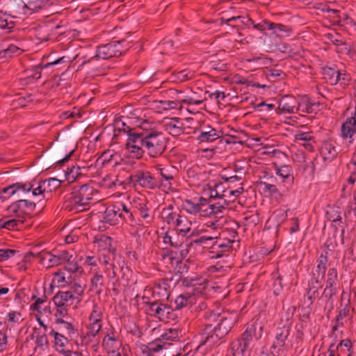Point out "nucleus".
Wrapping results in <instances>:
<instances>
[{"instance_id":"nucleus-1","label":"nucleus","mask_w":356,"mask_h":356,"mask_svg":"<svg viewBox=\"0 0 356 356\" xmlns=\"http://www.w3.org/2000/svg\"><path fill=\"white\" fill-rule=\"evenodd\" d=\"M203 318L205 323L200 332V346L215 345L231 331L235 323L232 317H222L220 314L212 310L206 312Z\"/></svg>"},{"instance_id":"nucleus-2","label":"nucleus","mask_w":356,"mask_h":356,"mask_svg":"<svg viewBox=\"0 0 356 356\" xmlns=\"http://www.w3.org/2000/svg\"><path fill=\"white\" fill-rule=\"evenodd\" d=\"M263 333L264 324L258 318L246 323L245 331L229 343L225 356H250Z\"/></svg>"},{"instance_id":"nucleus-3","label":"nucleus","mask_w":356,"mask_h":356,"mask_svg":"<svg viewBox=\"0 0 356 356\" xmlns=\"http://www.w3.org/2000/svg\"><path fill=\"white\" fill-rule=\"evenodd\" d=\"M97 194V191L89 184L82 185L79 188H74L66 197L63 207L70 212L83 211L87 209V207L93 200L94 195Z\"/></svg>"},{"instance_id":"nucleus-4","label":"nucleus","mask_w":356,"mask_h":356,"mask_svg":"<svg viewBox=\"0 0 356 356\" xmlns=\"http://www.w3.org/2000/svg\"><path fill=\"white\" fill-rule=\"evenodd\" d=\"M152 126V123L147 120H143L138 125L136 131L129 135L125 144V149L127 151L129 156L133 159H140L144 154V147L147 140V128Z\"/></svg>"},{"instance_id":"nucleus-5","label":"nucleus","mask_w":356,"mask_h":356,"mask_svg":"<svg viewBox=\"0 0 356 356\" xmlns=\"http://www.w3.org/2000/svg\"><path fill=\"white\" fill-rule=\"evenodd\" d=\"M152 126L147 128V140L144 147L145 153L150 157L157 158L161 156L166 149L168 138H165L161 131L155 128V123L150 122Z\"/></svg>"},{"instance_id":"nucleus-6","label":"nucleus","mask_w":356,"mask_h":356,"mask_svg":"<svg viewBox=\"0 0 356 356\" xmlns=\"http://www.w3.org/2000/svg\"><path fill=\"white\" fill-rule=\"evenodd\" d=\"M209 241H211V245L210 247V253L212 258H220L224 256H227L233 250L232 244L235 242L234 240L221 238L220 235L218 236H202L195 239L191 240L190 244L195 243L198 245H204Z\"/></svg>"},{"instance_id":"nucleus-7","label":"nucleus","mask_w":356,"mask_h":356,"mask_svg":"<svg viewBox=\"0 0 356 356\" xmlns=\"http://www.w3.org/2000/svg\"><path fill=\"white\" fill-rule=\"evenodd\" d=\"M143 300L147 314L149 316L158 318L161 321H178L179 314L173 311L172 306L165 304L163 301L151 300L146 296H143Z\"/></svg>"},{"instance_id":"nucleus-8","label":"nucleus","mask_w":356,"mask_h":356,"mask_svg":"<svg viewBox=\"0 0 356 356\" xmlns=\"http://www.w3.org/2000/svg\"><path fill=\"white\" fill-rule=\"evenodd\" d=\"M130 42L127 39L115 40L97 47L96 54L92 59H109L113 57H119L124 54L130 47Z\"/></svg>"},{"instance_id":"nucleus-9","label":"nucleus","mask_w":356,"mask_h":356,"mask_svg":"<svg viewBox=\"0 0 356 356\" xmlns=\"http://www.w3.org/2000/svg\"><path fill=\"white\" fill-rule=\"evenodd\" d=\"M8 7L11 14L8 15L0 11V28L3 30H8V32L10 33L15 26L13 18L25 15L26 3L23 0H8Z\"/></svg>"},{"instance_id":"nucleus-10","label":"nucleus","mask_w":356,"mask_h":356,"mask_svg":"<svg viewBox=\"0 0 356 356\" xmlns=\"http://www.w3.org/2000/svg\"><path fill=\"white\" fill-rule=\"evenodd\" d=\"M296 307L292 306L288 309L286 313V321L284 323L283 318H281L280 322L275 332V342L272 346V348H284L286 345V341L288 339L291 328L292 326V318L294 312H296Z\"/></svg>"},{"instance_id":"nucleus-11","label":"nucleus","mask_w":356,"mask_h":356,"mask_svg":"<svg viewBox=\"0 0 356 356\" xmlns=\"http://www.w3.org/2000/svg\"><path fill=\"white\" fill-rule=\"evenodd\" d=\"M36 204L27 200L19 199L13 202L8 207V211L12 213L15 217L24 219L31 216L35 211Z\"/></svg>"},{"instance_id":"nucleus-12","label":"nucleus","mask_w":356,"mask_h":356,"mask_svg":"<svg viewBox=\"0 0 356 356\" xmlns=\"http://www.w3.org/2000/svg\"><path fill=\"white\" fill-rule=\"evenodd\" d=\"M325 282V287L323 291L322 297L332 302L334 296L338 293L337 285L339 283L338 270L335 267L328 269Z\"/></svg>"},{"instance_id":"nucleus-13","label":"nucleus","mask_w":356,"mask_h":356,"mask_svg":"<svg viewBox=\"0 0 356 356\" xmlns=\"http://www.w3.org/2000/svg\"><path fill=\"white\" fill-rule=\"evenodd\" d=\"M129 179L135 186L140 185L149 189L159 188L160 184H163V181H159L149 171H137L135 174L130 175Z\"/></svg>"},{"instance_id":"nucleus-14","label":"nucleus","mask_w":356,"mask_h":356,"mask_svg":"<svg viewBox=\"0 0 356 356\" xmlns=\"http://www.w3.org/2000/svg\"><path fill=\"white\" fill-rule=\"evenodd\" d=\"M74 151L75 149L72 148L71 143L68 141L57 143L53 150V156L57 161L52 166L54 168L63 166L71 159Z\"/></svg>"},{"instance_id":"nucleus-15","label":"nucleus","mask_w":356,"mask_h":356,"mask_svg":"<svg viewBox=\"0 0 356 356\" xmlns=\"http://www.w3.org/2000/svg\"><path fill=\"white\" fill-rule=\"evenodd\" d=\"M33 186L35 184L33 181L26 183L17 182L10 184L0 191V198L2 201H4L19 192H21L19 195L21 197H26V194L31 191Z\"/></svg>"},{"instance_id":"nucleus-16","label":"nucleus","mask_w":356,"mask_h":356,"mask_svg":"<svg viewBox=\"0 0 356 356\" xmlns=\"http://www.w3.org/2000/svg\"><path fill=\"white\" fill-rule=\"evenodd\" d=\"M275 172L282 180L278 183L280 187H282V191L283 193L289 191L294 183V177L293 174V169L290 165H281L278 166L275 164Z\"/></svg>"},{"instance_id":"nucleus-17","label":"nucleus","mask_w":356,"mask_h":356,"mask_svg":"<svg viewBox=\"0 0 356 356\" xmlns=\"http://www.w3.org/2000/svg\"><path fill=\"white\" fill-rule=\"evenodd\" d=\"M170 343H166L159 338L147 344H142L140 346V350L143 356H155L159 351L167 349V346Z\"/></svg>"},{"instance_id":"nucleus-18","label":"nucleus","mask_w":356,"mask_h":356,"mask_svg":"<svg viewBox=\"0 0 356 356\" xmlns=\"http://www.w3.org/2000/svg\"><path fill=\"white\" fill-rule=\"evenodd\" d=\"M319 103L313 102L307 95L298 96L297 99L296 112L303 113H316L318 110Z\"/></svg>"},{"instance_id":"nucleus-19","label":"nucleus","mask_w":356,"mask_h":356,"mask_svg":"<svg viewBox=\"0 0 356 356\" xmlns=\"http://www.w3.org/2000/svg\"><path fill=\"white\" fill-rule=\"evenodd\" d=\"M122 215L121 207L116 204L106 208L102 222L114 225L118 223L120 216Z\"/></svg>"},{"instance_id":"nucleus-20","label":"nucleus","mask_w":356,"mask_h":356,"mask_svg":"<svg viewBox=\"0 0 356 356\" xmlns=\"http://www.w3.org/2000/svg\"><path fill=\"white\" fill-rule=\"evenodd\" d=\"M125 120H122V118H120L115 121L114 134L112 138V140L115 143H118V137L121 132L126 133L129 136L138 129V126L136 127H131L129 118H126Z\"/></svg>"},{"instance_id":"nucleus-21","label":"nucleus","mask_w":356,"mask_h":356,"mask_svg":"<svg viewBox=\"0 0 356 356\" xmlns=\"http://www.w3.org/2000/svg\"><path fill=\"white\" fill-rule=\"evenodd\" d=\"M297 99L291 95H286L279 101V106L276 110L277 114L282 113H296Z\"/></svg>"},{"instance_id":"nucleus-22","label":"nucleus","mask_w":356,"mask_h":356,"mask_svg":"<svg viewBox=\"0 0 356 356\" xmlns=\"http://www.w3.org/2000/svg\"><path fill=\"white\" fill-rule=\"evenodd\" d=\"M196 302V296L193 293H183L178 296L175 300L173 311L178 314V311L187 307H191Z\"/></svg>"},{"instance_id":"nucleus-23","label":"nucleus","mask_w":356,"mask_h":356,"mask_svg":"<svg viewBox=\"0 0 356 356\" xmlns=\"http://www.w3.org/2000/svg\"><path fill=\"white\" fill-rule=\"evenodd\" d=\"M343 346L346 347L348 353H350L353 351V343L350 339L341 340L337 345L335 342L332 343L327 349L328 356H341L343 351Z\"/></svg>"},{"instance_id":"nucleus-24","label":"nucleus","mask_w":356,"mask_h":356,"mask_svg":"<svg viewBox=\"0 0 356 356\" xmlns=\"http://www.w3.org/2000/svg\"><path fill=\"white\" fill-rule=\"evenodd\" d=\"M169 284L163 281L157 284L153 289L152 300L159 301L168 300L170 297Z\"/></svg>"},{"instance_id":"nucleus-25","label":"nucleus","mask_w":356,"mask_h":356,"mask_svg":"<svg viewBox=\"0 0 356 356\" xmlns=\"http://www.w3.org/2000/svg\"><path fill=\"white\" fill-rule=\"evenodd\" d=\"M78 298L72 291H58L53 298L54 304L58 305L70 306L73 304V301Z\"/></svg>"},{"instance_id":"nucleus-26","label":"nucleus","mask_w":356,"mask_h":356,"mask_svg":"<svg viewBox=\"0 0 356 356\" xmlns=\"http://www.w3.org/2000/svg\"><path fill=\"white\" fill-rule=\"evenodd\" d=\"M338 72L339 70L336 65L332 67L327 66L323 67L322 68L323 79L325 81L326 83L332 86L337 85L338 83Z\"/></svg>"},{"instance_id":"nucleus-27","label":"nucleus","mask_w":356,"mask_h":356,"mask_svg":"<svg viewBox=\"0 0 356 356\" xmlns=\"http://www.w3.org/2000/svg\"><path fill=\"white\" fill-rule=\"evenodd\" d=\"M70 60L65 56L60 57L54 61L48 62L45 64H40L33 67L34 74L32 75L33 78L38 80L41 77V70L49 67L55 66L60 63H67Z\"/></svg>"},{"instance_id":"nucleus-28","label":"nucleus","mask_w":356,"mask_h":356,"mask_svg":"<svg viewBox=\"0 0 356 356\" xmlns=\"http://www.w3.org/2000/svg\"><path fill=\"white\" fill-rule=\"evenodd\" d=\"M272 33L279 38H285L290 36L292 29L290 26L282 24L274 23L269 24Z\"/></svg>"},{"instance_id":"nucleus-29","label":"nucleus","mask_w":356,"mask_h":356,"mask_svg":"<svg viewBox=\"0 0 356 356\" xmlns=\"http://www.w3.org/2000/svg\"><path fill=\"white\" fill-rule=\"evenodd\" d=\"M258 185L264 193H268L270 196L280 197L282 193H284L282 191V187L278 188L275 184H268L266 181H260Z\"/></svg>"},{"instance_id":"nucleus-30","label":"nucleus","mask_w":356,"mask_h":356,"mask_svg":"<svg viewBox=\"0 0 356 356\" xmlns=\"http://www.w3.org/2000/svg\"><path fill=\"white\" fill-rule=\"evenodd\" d=\"M195 76V72L194 71L186 69L172 72L170 79L172 81L184 82L194 79Z\"/></svg>"},{"instance_id":"nucleus-31","label":"nucleus","mask_w":356,"mask_h":356,"mask_svg":"<svg viewBox=\"0 0 356 356\" xmlns=\"http://www.w3.org/2000/svg\"><path fill=\"white\" fill-rule=\"evenodd\" d=\"M24 222V219L17 218V219H7L6 217L0 219V228H4L8 230H18V226Z\"/></svg>"},{"instance_id":"nucleus-32","label":"nucleus","mask_w":356,"mask_h":356,"mask_svg":"<svg viewBox=\"0 0 356 356\" xmlns=\"http://www.w3.org/2000/svg\"><path fill=\"white\" fill-rule=\"evenodd\" d=\"M234 200H223V204L218 202L212 204L211 206V216L215 218H220L223 216V211L226 209L225 206H228L230 202H233Z\"/></svg>"},{"instance_id":"nucleus-33","label":"nucleus","mask_w":356,"mask_h":356,"mask_svg":"<svg viewBox=\"0 0 356 356\" xmlns=\"http://www.w3.org/2000/svg\"><path fill=\"white\" fill-rule=\"evenodd\" d=\"M220 131L216 129H210V131H201L197 140L202 143L213 142L220 137Z\"/></svg>"},{"instance_id":"nucleus-34","label":"nucleus","mask_w":356,"mask_h":356,"mask_svg":"<svg viewBox=\"0 0 356 356\" xmlns=\"http://www.w3.org/2000/svg\"><path fill=\"white\" fill-rule=\"evenodd\" d=\"M329 209L326 211V217L329 220L337 223L339 225L342 223V217L340 208L339 207L328 206Z\"/></svg>"},{"instance_id":"nucleus-35","label":"nucleus","mask_w":356,"mask_h":356,"mask_svg":"<svg viewBox=\"0 0 356 356\" xmlns=\"http://www.w3.org/2000/svg\"><path fill=\"white\" fill-rule=\"evenodd\" d=\"M191 222H190L186 217L183 218L181 225L175 229L176 235L184 239V237L191 231ZM172 232H174V230Z\"/></svg>"},{"instance_id":"nucleus-36","label":"nucleus","mask_w":356,"mask_h":356,"mask_svg":"<svg viewBox=\"0 0 356 356\" xmlns=\"http://www.w3.org/2000/svg\"><path fill=\"white\" fill-rule=\"evenodd\" d=\"M211 206L209 199L199 197V213L202 216H211Z\"/></svg>"},{"instance_id":"nucleus-37","label":"nucleus","mask_w":356,"mask_h":356,"mask_svg":"<svg viewBox=\"0 0 356 356\" xmlns=\"http://www.w3.org/2000/svg\"><path fill=\"white\" fill-rule=\"evenodd\" d=\"M90 282L92 284L90 290H95L97 294H100L102 292V287L104 286L103 275L96 273L91 278Z\"/></svg>"},{"instance_id":"nucleus-38","label":"nucleus","mask_w":356,"mask_h":356,"mask_svg":"<svg viewBox=\"0 0 356 356\" xmlns=\"http://www.w3.org/2000/svg\"><path fill=\"white\" fill-rule=\"evenodd\" d=\"M52 29L47 25L40 26L36 30V38L41 42H47L51 39L50 32Z\"/></svg>"},{"instance_id":"nucleus-39","label":"nucleus","mask_w":356,"mask_h":356,"mask_svg":"<svg viewBox=\"0 0 356 356\" xmlns=\"http://www.w3.org/2000/svg\"><path fill=\"white\" fill-rule=\"evenodd\" d=\"M323 287L321 280L311 279L306 289L307 294L318 296L319 290Z\"/></svg>"},{"instance_id":"nucleus-40","label":"nucleus","mask_w":356,"mask_h":356,"mask_svg":"<svg viewBox=\"0 0 356 356\" xmlns=\"http://www.w3.org/2000/svg\"><path fill=\"white\" fill-rule=\"evenodd\" d=\"M136 211H134V213L136 215H138L144 220H146L147 222H150L152 220V218L149 214V209L147 207L146 203H139L136 207Z\"/></svg>"},{"instance_id":"nucleus-41","label":"nucleus","mask_w":356,"mask_h":356,"mask_svg":"<svg viewBox=\"0 0 356 356\" xmlns=\"http://www.w3.org/2000/svg\"><path fill=\"white\" fill-rule=\"evenodd\" d=\"M42 186L45 188V192L51 193L60 187L61 181L56 178H49L42 180Z\"/></svg>"},{"instance_id":"nucleus-42","label":"nucleus","mask_w":356,"mask_h":356,"mask_svg":"<svg viewBox=\"0 0 356 356\" xmlns=\"http://www.w3.org/2000/svg\"><path fill=\"white\" fill-rule=\"evenodd\" d=\"M163 74V71L157 70L154 72L152 71H149L147 72H144L141 74L140 79L143 82L153 81L154 80H162V74Z\"/></svg>"},{"instance_id":"nucleus-43","label":"nucleus","mask_w":356,"mask_h":356,"mask_svg":"<svg viewBox=\"0 0 356 356\" xmlns=\"http://www.w3.org/2000/svg\"><path fill=\"white\" fill-rule=\"evenodd\" d=\"M44 7L42 1H29L28 3H26V12L25 15H31L34 12H38Z\"/></svg>"},{"instance_id":"nucleus-44","label":"nucleus","mask_w":356,"mask_h":356,"mask_svg":"<svg viewBox=\"0 0 356 356\" xmlns=\"http://www.w3.org/2000/svg\"><path fill=\"white\" fill-rule=\"evenodd\" d=\"M160 176L161 177V179L159 181H163V184L161 183L160 186H163L164 187L170 188L171 186L170 181L174 179V177L170 170L165 168H161Z\"/></svg>"},{"instance_id":"nucleus-45","label":"nucleus","mask_w":356,"mask_h":356,"mask_svg":"<svg viewBox=\"0 0 356 356\" xmlns=\"http://www.w3.org/2000/svg\"><path fill=\"white\" fill-rule=\"evenodd\" d=\"M322 152L324 154V159L330 161L333 160L338 154L336 147L330 143L324 145Z\"/></svg>"},{"instance_id":"nucleus-46","label":"nucleus","mask_w":356,"mask_h":356,"mask_svg":"<svg viewBox=\"0 0 356 356\" xmlns=\"http://www.w3.org/2000/svg\"><path fill=\"white\" fill-rule=\"evenodd\" d=\"M182 207L186 212L195 215L199 213V200L195 202L191 200H186L183 202Z\"/></svg>"},{"instance_id":"nucleus-47","label":"nucleus","mask_w":356,"mask_h":356,"mask_svg":"<svg viewBox=\"0 0 356 356\" xmlns=\"http://www.w3.org/2000/svg\"><path fill=\"white\" fill-rule=\"evenodd\" d=\"M184 238L179 239V236H171L167 232L163 237V242L165 243H170V245L175 248L181 247L184 244Z\"/></svg>"},{"instance_id":"nucleus-48","label":"nucleus","mask_w":356,"mask_h":356,"mask_svg":"<svg viewBox=\"0 0 356 356\" xmlns=\"http://www.w3.org/2000/svg\"><path fill=\"white\" fill-rule=\"evenodd\" d=\"M20 49L14 44H10L7 48L0 51L1 58H9L18 54Z\"/></svg>"},{"instance_id":"nucleus-49","label":"nucleus","mask_w":356,"mask_h":356,"mask_svg":"<svg viewBox=\"0 0 356 356\" xmlns=\"http://www.w3.org/2000/svg\"><path fill=\"white\" fill-rule=\"evenodd\" d=\"M326 270L327 266L317 264L316 266L312 269L310 278L321 281L325 277Z\"/></svg>"},{"instance_id":"nucleus-50","label":"nucleus","mask_w":356,"mask_h":356,"mask_svg":"<svg viewBox=\"0 0 356 356\" xmlns=\"http://www.w3.org/2000/svg\"><path fill=\"white\" fill-rule=\"evenodd\" d=\"M159 103L161 104L160 107L164 110L181 109L182 108V105L181 104V102H179V100H163L160 101Z\"/></svg>"},{"instance_id":"nucleus-51","label":"nucleus","mask_w":356,"mask_h":356,"mask_svg":"<svg viewBox=\"0 0 356 356\" xmlns=\"http://www.w3.org/2000/svg\"><path fill=\"white\" fill-rule=\"evenodd\" d=\"M79 175H81L79 167H68L67 170H65V178L69 182L74 181Z\"/></svg>"},{"instance_id":"nucleus-52","label":"nucleus","mask_w":356,"mask_h":356,"mask_svg":"<svg viewBox=\"0 0 356 356\" xmlns=\"http://www.w3.org/2000/svg\"><path fill=\"white\" fill-rule=\"evenodd\" d=\"M49 334L54 337L55 344L60 347L61 349H64L65 344L69 341L67 337L54 330L50 332Z\"/></svg>"},{"instance_id":"nucleus-53","label":"nucleus","mask_w":356,"mask_h":356,"mask_svg":"<svg viewBox=\"0 0 356 356\" xmlns=\"http://www.w3.org/2000/svg\"><path fill=\"white\" fill-rule=\"evenodd\" d=\"M237 19H241V24L246 28L250 29V24L249 22L251 21L250 17H243L242 16H234L229 18H225L223 17L220 18V20L221 21V24L222 23H227L228 24L230 22H234Z\"/></svg>"},{"instance_id":"nucleus-54","label":"nucleus","mask_w":356,"mask_h":356,"mask_svg":"<svg viewBox=\"0 0 356 356\" xmlns=\"http://www.w3.org/2000/svg\"><path fill=\"white\" fill-rule=\"evenodd\" d=\"M85 286V285L82 286L80 283L76 282L70 283V289H72V293L74 294L76 297H78V298H76L77 302L81 301L80 297L83 294Z\"/></svg>"},{"instance_id":"nucleus-55","label":"nucleus","mask_w":356,"mask_h":356,"mask_svg":"<svg viewBox=\"0 0 356 356\" xmlns=\"http://www.w3.org/2000/svg\"><path fill=\"white\" fill-rule=\"evenodd\" d=\"M233 131L232 134H229L227 136H229L230 138H232L233 140H225L226 143L227 144H243V141L241 140V136L245 135L244 131H237L232 129Z\"/></svg>"},{"instance_id":"nucleus-56","label":"nucleus","mask_w":356,"mask_h":356,"mask_svg":"<svg viewBox=\"0 0 356 356\" xmlns=\"http://www.w3.org/2000/svg\"><path fill=\"white\" fill-rule=\"evenodd\" d=\"M325 37L336 46L346 45V41H343L341 35L338 33H329L325 35Z\"/></svg>"},{"instance_id":"nucleus-57","label":"nucleus","mask_w":356,"mask_h":356,"mask_svg":"<svg viewBox=\"0 0 356 356\" xmlns=\"http://www.w3.org/2000/svg\"><path fill=\"white\" fill-rule=\"evenodd\" d=\"M172 205H169L167 208L163 209V213L165 215L164 220L168 225L175 222V218L177 217V213L172 211Z\"/></svg>"},{"instance_id":"nucleus-58","label":"nucleus","mask_w":356,"mask_h":356,"mask_svg":"<svg viewBox=\"0 0 356 356\" xmlns=\"http://www.w3.org/2000/svg\"><path fill=\"white\" fill-rule=\"evenodd\" d=\"M118 341V337H116L113 332L111 334H108L102 341V346L108 349H112L115 348V343Z\"/></svg>"},{"instance_id":"nucleus-59","label":"nucleus","mask_w":356,"mask_h":356,"mask_svg":"<svg viewBox=\"0 0 356 356\" xmlns=\"http://www.w3.org/2000/svg\"><path fill=\"white\" fill-rule=\"evenodd\" d=\"M312 311V308L310 307H302L301 309V313L299 314L300 323L307 324L310 321Z\"/></svg>"},{"instance_id":"nucleus-60","label":"nucleus","mask_w":356,"mask_h":356,"mask_svg":"<svg viewBox=\"0 0 356 356\" xmlns=\"http://www.w3.org/2000/svg\"><path fill=\"white\" fill-rule=\"evenodd\" d=\"M101 328V323H90V325L88 326V330L85 337H95L99 333Z\"/></svg>"},{"instance_id":"nucleus-61","label":"nucleus","mask_w":356,"mask_h":356,"mask_svg":"<svg viewBox=\"0 0 356 356\" xmlns=\"http://www.w3.org/2000/svg\"><path fill=\"white\" fill-rule=\"evenodd\" d=\"M102 316V314L99 311V307L97 305H95L89 317L90 321L91 323H101Z\"/></svg>"},{"instance_id":"nucleus-62","label":"nucleus","mask_w":356,"mask_h":356,"mask_svg":"<svg viewBox=\"0 0 356 356\" xmlns=\"http://www.w3.org/2000/svg\"><path fill=\"white\" fill-rule=\"evenodd\" d=\"M307 327V324H304L303 323H298L296 326L295 329L296 331V342L297 343L301 342L304 338V330Z\"/></svg>"},{"instance_id":"nucleus-63","label":"nucleus","mask_w":356,"mask_h":356,"mask_svg":"<svg viewBox=\"0 0 356 356\" xmlns=\"http://www.w3.org/2000/svg\"><path fill=\"white\" fill-rule=\"evenodd\" d=\"M211 67L218 72H224L227 70V64L223 60H212L209 63Z\"/></svg>"},{"instance_id":"nucleus-64","label":"nucleus","mask_w":356,"mask_h":356,"mask_svg":"<svg viewBox=\"0 0 356 356\" xmlns=\"http://www.w3.org/2000/svg\"><path fill=\"white\" fill-rule=\"evenodd\" d=\"M19 251L13 249H0V261H5L16 254H19Z\"/></svg>"}]
</instances>
